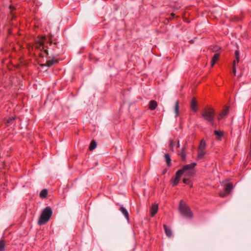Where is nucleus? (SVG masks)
<instances>
[{"mask_svg": "<svg viewBox=\"0 0 251 251\" xmlns=\"http://www.w3.org/2000/svg\"><path fill=\"white\" fill-rule=\"evenodd\" d=\"M179 146H180V144H179V141H178L177 143L176 147H177V148H179Z\"/></svg>", "mask_w": 251, "mask_h": 251, "instance_id": "nucleus-31", "label": "nucleus"}, {"mask_svg": "<svg viewBox=\"0 0 251 251\" xmlns=\"http://www.w3.org/2000/svg\"><path fill=\"white\" fill-rule=\"evenodd\" d=\"M58 63V59L55 58V57H52L51 59L47 60L46 64H41V66H47L49 67L52 66L54 64Z\"/></svg>", "mask_w": 251, "mask_h": 251, "instance_id": "nucleus-6", "label": "nucleus"}, {"mask_svg": "<svg viewBox=\"0 0 251 251\" xmlns=\"http://www.w3.org/2000/svg\"><path fill=\"white\" fill-rule=\"evenodd\" d=\"M220 54L218 53H215L213 55L211 62V66L213 67L216 63V62L219 59Z\"/></svg>", "mask_w": 251, "mask_h": 251, "instance_id": "nucleus-12", "label": "nucleus"}, {"mask_svg": "<svg viewBox=\"0 0 251 251\" xmlns=\"http://www.w3.org/2000/svg\"><path fill=\"white\" fill-rule=\"evenodd\" d=\"M48 192L46 189H44L40 193V197L41 198H46L48 196Z\"/></svg>", "mask_w": 251, "mask_h": 251, "instance_id": "nucleus-17", "label": "nucleus"}, {"mask_svg": "<svg viewBox=\"0 0 251 251\" xmlns=\"http://www.w3.org/2000/svg\"><path fill=\"white\" fill-rule=\"evenodd\" d=\"M173 140H171L170 141V149L171 150V151H174V148H173Z\"/></svg>", "mask_w": 251, "mask_h": 251, "instance_id": "nucleus-27", "label": "nucleus"}, {"mask_svg": "<svg viewBox=\"0 0 251 251\" xmlns=\"http://www.w3.org/2000/svg\"><path fill=\"white\" fill-rule=\"evenodd\" d=\"M206 143L205 141L202 139L201 140L200 144L198 147V150H205Z\"/></svg>", "mask_w": 251, "mask_h": 251, "instance_id": "nucleus-15", "label": "nucleus"}, {"mask_svg": "<svg viewBox=\"0 0 251 251\" xmlns=\"http://www.w3.org/2000/svg\"><path fill=\"white\" fill-rule=\"evenodd\" d=\"M196 165L197 163L193 162L183 166L181 169L177 171L175 177H172L171 180L173 186H176L178 184L179 180L184 173L186 176H194L196 173L194 168Z\"/></svg>", "mask_w": 251, "mask_h": 251, "instance_id": "nucleus-2", "label": "nucleus"}, {"mask_svg": "<svg viewBox=\"0 0 251 251\" xmlns=\"http://www.w3.org/2000/svg\"><path fill=\"white\" fill-rule=\"evenodd\" d=\"M179 210L180 213L187 218H192L193 214L190 208L185 204H182V201H180Z\"/></svg>", "mask_w": 251, "mask_h": 251, "instance_id": "nucleus-5", "label": "nucleus"}, {"mask_svg": "<svg viewBox=\"0 0 251 251\" xmlns=\"http://www.w3.org/2000/svg\"><path fill=\"white\" fill-rule=\"evenodd\" d=\"M158 210V204L154 203L150 208V216L153 217L157 212Z\"/></svg>", "mask_w": 251, "mask_h": 251, "instance_id": "nucleus-7", "label": "nucleus"}, {"mask_svg": "<svg viewBox=\"0 0 251 251\" xmlns=\"http://www.w3.org/2000/svg\"><path fill=\"white\" fill-rule=\"evenodd\" d=\"M228 109H225L223 110V111L219 115L220 118H219V120H220V118H223L226 117V116H227V115L228 114Z\"/></svg>", "mask_w": 251, "mask_h": 251, "instance_id": "nucleus-19", "label": "nucleus"}, {"mask_svg": "<svg viewBox=\"0 0 251 251\" xmlns=\"http://www.w3.org/2000/svg\"><path fill=\"white\" fill-rule=\"evenodd\" d=\"M57 42L52 41L51 37L48 40L45 35L37 38L35 42L34 47L37 50H40L42 53L39 54L41 57H44L45 55H48L49 54L52 57H56L59 56L63 53L62 46H58Z\"/></svg>", "mask_w": 251, "mask_h": 251, "instance_id": "nucleus-1", "label": "nucleus"}, {"mask_svg": "<svg viewBox=\"0 0 251 251\" xmlns=\"http://www.w3.org/2000/svg\"><path fill=\"white\" fill-rule=\"evenodd\" d=\"M52 214L51 208L47 206L42 211L38 221V224L42 225L46 224L50 219Z\"/></svg>", "mask_w": 251, "mask_h": 251, "instance_id": "nucleus-4", "label": "nucleus"}, {"mask_svg": "<svg viewBox=\"0 0 251 251\" xmlns=\"http://www.w3.org/2000/svg\"><path fill=\"white\" fill-rule=\"evenodd\" d=\"M182 181L184 183L189 185L191 188L193 187V184L189 179L184 178L182 180Z\"/></svg>", "mask_w": 251, "mask_h": 251, "instance_id": "nucleus-23", "label": "nucleus"}, {"mask_svg": "<svg viewBox=\"0 0 251 251\" xmlns=\"http://www.w3.org/2000/svg\"><path fill=\"white\" fill-rule=\"evenodd\" d=\"M236 63H237V60L236 59L234 60L233 63V65L235 66Z\"/></svg>", "mask_w": 251, "mask_h": 251, "instance_id": "nucleus-30", "label": "nucleus"}, {"mask_svg": "<svg viewBox=\"0 0 251 251\" xmlns=\"http://www.w3.org/2000/svg\"><path fill=\"white\" fill-rule=\"evenodd\" d=\"M175 112L176 116H178L179 115V101L178 100L175 102Z\"/></svg>", "mask_w": 251, "mask_h": 251, "instance_id": "nucleus-18", "label": "nucleus"}, {"mask_svg": "<svg viewBox=\"0 0 251 251\" xmlns=\"http://www.w3.org/2000/svg\"><path fill=\"white\" fill-rule=\"evenodd\" d=\"M233 189L232 184L231 183H228L225 186V191L226 193V194H229Z\"/></svg>", "mask_w": 251, "mask_h": 251, "instance_id": "nucleus-10", "label": "nucleus"}, {"mask_svg": "<svg viewBox=\"0 0 251 251\" xmlns=\"http://www.w3.org/2000/svg\"><path fill=\"white\" fill-rule=\"evenodd\" d=\"M191 108L194 112H197L198 110L197 103L196 99L193 98L191 100L190 104Z\"/></svg>", "mask_w": 251, "mask_h": 251, "instance_id": "nucleus-8", "label": "nucleus"}, {"mask_svg": "<svg viewBox=\"0 0 251 251\" xmlns=\"http://www.w3.org/2000/svg\"><path fill=\"white\" fill-rule=\"evenodd\" d=\"M15 119V117H9L8 118H5L4 121L6 124H10L11 122H12Z\"/></svg>", "mask_w": 251, "mask_h": 251, "instance_id": "nucleus-25", "label": "nucleus"}, {"mask_svg": "<svg viewBox=\"0 0 251 251\" xmlns=\"http://www.w3.org/2000/svg\"><path fill=\"white\" fill-rule=\"evenodd\" d=\"M157 106V103L154 100H151L150 101L149 104V108L151 110H153L156 109Z\"/></svg>", "mask_w": 251, "mask_h": 251, "instance_id": "nucleus-9", "label": "nucleus"}, {"mask_svg": "<svg viewBox=\"0 0 251 251\" xmlns=\"http://www.w3.org/2000/svg\"><path fill=\"white\" fill-rule=\"evenodd\" d=\"M178 155L180 156L182 161H185L186 160L185 149L184 148H182L181 149V151L178 153Z\"/></svg>", "mask_w": 251, "mask_h": 251, "instance_id": "nucleus-14", "label": "nucleus"}, {"mask_svg": "<svg viewBox=\"0 0 251 251\" xmlns=\"http://www.w3.org/2000/svg\"><path fill=\"white\" fill-rule=\"evenodd\" d=\"M5 248V241L4 240H0V251H4Z\"/></svg>", "mask_w": 251, "mask_h": 251, "instance_id": "nucleus-20", "label": "nucleus"}, {"mask_svg": "<svg viewBox=\"0 0 251 251\" xmlns=\"http://www.w3.org/2000/svg\"><path fill=\"white\" fill-rule=\"evenodd\" d=\"M163 227H164V229L166 235L168 237H171L172 236V231L171 229L166 225H164L163 226Z\"/></svg>", "mask_w": 251, "mask_h": 251, "instance_id": "nucleus-11", "label": "nucleus"}, {"mask_svg": "<svg viewBox=\"0 0 251 251\" xmlns=\"http://www.w3.org/2000/svg\"><path fill=\"white\" fill-rule=\"evenodd\" d=\"M228 194H226V193L225 192V193H219V195L222 198H224L225 197L226 195H227Z\"/></svg>", "mask_w": 251, "mask_h": 251, "instance_id": "nucleus-28", "label": "nucleus"}, {"mask_svg": "<svg viewBox=\"0 0 251 251\" xmlns=\"http://www.w3.org/2000/svg\"><path fill=\"white\" fill-rule=\"evenodd\" d=\"M214 134L217 137L220 138L224 135V132L220 130H215Z\"/></svg>", "mask_w": 251, "mask_h": 251, "instance_id": "nucleus-24", "label": "nucleus"}, {"mask_svg": "<svg viewBox=\"0 0 251 251\" xmlns=\"http://www.w3.org/2000/svg\"><path fill=\"white\" fill-rule=\"evenodd\" d=\"M232 72H233L234 75H236V68L235 67V66H233V67H232Z\"/></svg>", "mask_w": 251, "mask_h": 251, "instance_id": "nucleus-29", "label": "nucleus"}, {"mask_svg": "<svg viewBox=\"0 0 251 251\" xmlns=\"http://www.w3.org/2000/svg\"><path fill=\"white\" fill-rule=\"evenodd\" d=\"M206 154L205 150H198V159H201L203 158L205 155Z\"/></svg>", "mask_w": 251, "mask_h": 251, "instance_id": "nucleus-13", "label": "nucleus"}, {"mask_svg": "<svg viewBox=\"0 0 251 251\" xmlns=\"http://www.w3.org/2000/svg\"><path fill=\"white\" fill-rule=\"evenodd\" d=\"M97 147V143L94 140H92L89 146V150L90 151H93Z\"/></svg>", "mask_w": 251, "mask_h": 251, "instance_id": "nucleus-22", "label": "nucleus"}, {"mask_svg": "<svg viewBox=\"0 0 251 251\" xmlns=\"http://www.w3.org/2000/svg\"><path fill=\"white\" fill-rule=\"evenodd\" d=\"M164 157L166 160V162L168 166H170L171 165V159L169 154H165L164 155Z\"/></svg>", "mask_w": 251, "mask_h": 251, "instance_id": "nucleus-21", "label": "nucleus"}, {"mask_svg": "<svg viewBox=\"0 0 251 251\" xmlns=\"http://www.w3.org/2000/svg\"><path fill=\"white\" fill-rule=\"evenodd\" d=\"M215 116V111L211 107H205L201 113V117L202 119L207 123H209L212 126L214 127H216Z\"/></svg>", "mask_w": 251, "mask_h": 251, "instance_id": "nucleus-3", "label": "nucleus"}, {"mask_svg": "<svg viewBox=\"0 0 251 251\" xmlns=\"http://www.w3.org/2000/svg\"><path fill=\"white\" fill-rule=\"evenodd\" d=\"M171 15L173 17V16H174V14L172 13V14H171Z\"/></svg>", "mask_w": 251, "mask_h": 251, "instance_id": "nucleus-32", "label": "nucleus"}, {"mask_svg": "<svg viewBox=\"0 0 251 251\" xmlns=\"http://www.w3.org/2000/svg\"><path fill=\"white\" fill-rule=\"evenodd\" d=\"M235 54L236 59L237 60V63H238L239 58V54L238 51L237 50H236L235 52Z\"/></svg>", "mask_w": 251, "mask_h": 251, "instance_id": "nucleus-26", "label": "nucleus"}, {"mask_svg": "<svg viewBox=\"0 0 251 251\" xmlns=\"http://www.w3.org/2000/svg\"><path fill=\"white\" fill-rule=\"evenodd\" d=\"M120 211L122 212V213L124 214L125 218L127 220H129V215L127 211L125 208L124 207L121 206L120 208Z\"/></svg>", "mask_w": 251, "mask_h": 251, "instance_id": "nucleus-16", "label": "nucleus"}]
</instances>
